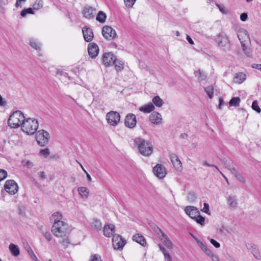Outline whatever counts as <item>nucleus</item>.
<instances>
[{"instance_id": "1", "label": "nucleus", "mask_w": 261, "mask_h": 261, "mask_svg": "<svg viewBox=\"0 0 261 261\" xmlns=\"http://www.w3.org/2000/svg\"><path fill=\"white\" fill-rule=\"evenodd\" d=\"M134 143L139 152L144 156H149L152 152L153 147L151 143L146 141L144 139L138 137L135 139Z\"/></svg>"}, {"instance_id": "2", "label": "nucleus", "mask_w": 261, "mask_h": 261, "mask_svg": "<svg viewBox=\"0 0 261 261\" xmlns=\"http://www.w3.org/2000/svg\"><path fill=\"white\" fill-rule=\"evenodd\" d=\"M51 231L58 238L64 239L69 233L68 224L64 222L54 223L52 226Z\"/></svg>"}, {"instance_id": "3", "label": "nucleus", "mask_w": 261, "mask_h": 261, "mask_svg": "<svg viewBox=\"0 0 261 261\" xmlns=\"http://www.w3.org/2000/svg\"><path fill=\"white\" fill-rule=\"evenodd\" d=\"M25 119L23 113L20 111H16L10 116L8 123L12 128H18L22 127V123L24 122Z\"/></svg>"}, {"instance_id": "4", "label": "nucleus", "mask_w": 261, "mask_h": 261, "mask_svg": "<svg viewBox=\"0 0 261 261\" xmlns=\"http://www.w3.org/2000/svg\"><path fill=\"white\" fill-rule=\"evenodd\" d=\"M38 122L36 119L28 118L22 123V130L29 135H33L38 128Z\"/></svg>"}, {"instance_id": "5", "label": "nucleus", "mask_w": 261, "mask_h": 261, "mask_svg": "<svg viewBox=\"0 0 261 261\" xmlns=\"http://www.w3.org/2000/svg\"><path fill=\"white\" fill-rule=\"evenodd\" d=\"M218 46L224 51H228L230 49V42L227 37L223 34H219L216 38Z\"/></svg>"}, {"instance_id": "6", "label": "nucleus", "mask_w": 261, "mask_h": 261, "mask_svg": "<svg viewBox=\"0 0 261 261\" xmlns=\"http://www.w3.org/2000/svg\"><path fill=\"white\" fill-rule=\"evenodd\" d=\"M49 138V134L47 132L42 129L38 131L36 135V139L38 143L41 146H44L48 143Z\"/></svg>"}, {"instance_id": "7", "label": "nucleus", "mask_w": 261, "mask_h": 261, "mask_svg": "<svg viewBox=\"0 0 261 261\" xmlns=\"http://www.w3.org/2000/svg\"><path fill=\"white\" fill-rule=\"evenodd\" d=\"M106 119L108 124L115 126L120 122V115L116 111H110L107 114Z\"/></svg>"}, {"instance_id": "8", "label": "nucleus", "mask_w": 261, "mask_h": 261, "mask_svg": "<svg viewBox=\"0 0 261 261\" xmlns=\"http://www.w3.org/2000/svg\"><path fill=\"white\" fill-rule=\"evenodd\" d=\"M102 34L103 37L108 40L114 39L117 37L115 30L108 25H105L102 28Z\"/></svg>"}, {"instance_id": "9", "label": "nucleus", "mask_w": 261, "mask_h": 261, "mask_svg": "<svg viewBox=\"0 0 261 261\" xmlns=\"http://www.w3.org/2000/svg\"><path fill=\"white\" fill-rule=\"evenodd\" d=\"M113 246L115 249L122 250L126 244V240L120 236L115 234L112 239Z\"/></svg>"}, {"instance_id": "10", "label": "nucleus", "mask_w": 261, "mask_h": 261, "mask_svg": "<svg viewBox=\"0 0 261 261\" xmlns=\"http://www.w3.org/2000/svg\"><path fill=\"white\" fill-rule=\"evenodd\" d=\"M6 191L11 195H14L18 191V186L14 180H8L5 184Z\"/></svg>"}, {"instance_id": "11", "label": "nucleus", "mask_w": 261, "mask_h": 261, "mask_svg": "<svg viewBox=\"0 0 261 261\" xmlns=\"http://www.w3.org/2000/svg\"><path fill=\"white\" fill-rule=\"evenodd\" d=\"M115 60L116 57L112 53H106L103 54L102 62L106 66L114 64Z\"/></svg>"}, {"instance_id": "12", "label": "nucleus", "mask_w": 261, "mask_h": 261, "mask_svg": "<svg viewBox=\"0 0 261 261\" xmlns=\"http://www.w3.org/2000/svg\"><path fill=\"white\" fill-rule=\"evenodd\" d=\"M170 159L174 168L178 171H181L183 169L182 163L178 156L176 154L172 153L170 155Z\"/></svg>"}, {"instance_id": "13", "label": "nucleus", "mask_w": 261, "mask_h": 261, "mask_svg": "<svg viewBox=\"0 0 261 261\" xmlns=\"http://www.w3.org/2000/svg\"><path fill=\"white\" fill-rule=\"evenodd\" d=\"M153 171L154 175L160 178H163L166 175V170L164 166L161 164H157L154 168H153Z\"/></svg>"}, {"instance_id": "14", "label": "nucleus", "mask_w": 261, "mask_h": 261, "mask_svg": "<svg viewBox=\"0 0 261 261\" xmlns=\"http://www.w3.org/2000/svg\"><path fill=\"white\" fill-rule=\"evenodd\" d=\"M238 37L241 42V46L243 44L246 45L250 42L249 35L248 34L247 31L246 30H240L238 33Z\"/></svg>"}, {"instance_id": "15", "label": "nucleus", "mask_w": 261, "mask_h": 261, "mask_svg": "<svg viewBox=\"0 0 261 261\" xmlns=\"http://www.w3.org/2000/svg\"><path fill=\"white\" fill-rule=\"evenodd\" d=\"M124 123L126 127L130 128H134L137 123L135 115L132 113L127 114L125 117Z\"/></svg>"}, {"instance_id": "16", "label": "nucleus", "mask_w": 261, "mask_h": 261, "mask_svg": "<svg viewBox=\"0 0 261 261\" xmlns=\"http://www.w3.org/2000/svg\"><path fill=\"white\" fill-rule=\"evenodd\" d=\"M88 51L89 56L92 58H95L99 51V48L98 45L95 43H90L88 45Z\"/></svg>"}, {"instance_id": "17", "label": "nucleus", "mask_w": 261, "mask_h": 261, "mask_svg": "<svg viewBox=\"0 0 261 261\" xmlns=\"http://www.w3.org/2000/svg\"><path fill=\"white\" fill-rule=\"evenodd\" d=\"M82 32L84 39L86 42H90L93 39V33L91 29L85 26L82 29Z\"/></svg>"}, {"instance_id": "18", "label": "nucleus", "mask_w": 261, "mask_h": 261, "mask_svg": "<svg viewBox=\"0 0 261 261\" xmlns=\"http://www.w3.org/2000/svg\"><path fill=\"white\" fill-rule=\"evenodd\" d=\"M246 247L247 249L251 252L256 259L259 260L261 258L260 254L256 245L252 243H246Z\"/></svg>"}, {"instance_id": "19", "label": "nucleus", "mask_w": 261, "mask_h": 261, "mask_svg": "<svg viewBox=\"0 0 261 261\" xmlns=\"http://www.w3.org/2000/svg\"><path fill=\"white\" fill-rule=\"evenodd\" d=\"M95 9L90 6H86L83 8V14L87 19H92L94 17Z\"/></svg>"}, {"instance_id": "20", "label": "nucleus", "mask_w": 261, "mask_h": 261, "mask_svg": "<svg viewBox=\"0 0 261 261\" xmlns=\"http://www.w3.org/2000/svg\"><path fill=\"white\" fill-rule=\"evenodd\" d=\"M150 121L153 124H160L162 122V115L157 112H153L149 116Z\"/></svg>"}, {"instance_id": "21", "label": "nucleus", "mask_w": 261, "mask_h": 261, "mask_svg": "<svg viewBox=\"0 0 261 261\" xmlns=\"http://www.w3.org/2000/svg\"><path fill=\"white\" fill-rule=\"evenodd\" d=\"M186 213L192 219H194L199 213L198 210L193 206H188L185 208Z\"/></svg>"}, {"instance_id": "22", "label": "nucleus", "mask_w": 261, "mask_h": 261, "mask_svg": "<svg viewBox=\"0 0 261 261\" xmlns=\"http://www.w3.org/2000/svg\"><path fill=\"white\" fill-rule=\"evenodd\" d=\"M103 234L107 237H111L115 232V226L113 224L105 225L103 227Z\"/></svg>"}, {"instance_id": "23", "label": "nucleus", "mask_w": 261, "mask_h": 261, "mask_svg": "<svg viewBox=\"0 0 261 261\" xmlns=\"http://www.w3.org/2000/svg\"><path fill=\"white\" fill-rule=\"evenodd\" d=\"M227 202L229 207L231 208H236L238 203L237 197L235 195H229L227 197Z\"/></svg>"}, {"instance_id": "24", "label": "nucleus", "mask_w": 261, "mask_h": 261, "mask_svg": "<svg viewBox=\"0 0 261 261\" xmlns=\"http://www.w3.org/2000/svg\"><path fill=\"white\" fill-rule=\"evenodd\" d=\"M246 80V74L243 72H239L234 75L233 82L237 84H242Z\"/></svg>"}, {"instance_id": "25", "label": "nucleus", "mask_w": 261, "mask_h": 261, "mask_svg": "<svg viewBox=\"0 0 261 261\" xmlns=\"http://www.w3.org/2000/svg\"><path fill=\"white\" fill-rule=\"evenodd\" d=\"M132 239L134 241L140 244L142 246H145L146 244L144 237L139 233L134 235Z\"/></svg>"}, {"instance_id": "26", "label": "nucleus", "mask_w": 261, "mask_h": 261, "mask_svg": "<svg viewBox=\"0 0 261 261\" xmlns=\"http://www.w3.org/2000/svg\"><path fill=\"white\" fill-rule=\"evenodd\" d=\"M154 109V107L152 103H149L147 105H145L139 108V110L141 112L144 113H148L152 112Z\"/></svg>"}, {"instance_id": "27", "label": "nucleus", "mask_w": 261, "mask_h": 261, "mask_svg": "<svg viewBox=\"0 0 261 261\" xmlns=\"http://www.w3.org/2000/svg\"><path fill=\"white\" fill-rule=\"evenodd\" d=\"M62 215L60 212H57L54 213L50 217V220L54 222V223L62 222L61 221Z\"/></svg>"}, {"instance_id": "28", "label": "nucleus", "mask_w": 261, "mask_h": 261, "mask_svg": "<svg viewBox=\"0 0 261 261\" xmlns=\"http://www.w3.org/2000/svg\"><path fill=\"white\" fill-rule=\"evenodd\" d=\"M161 236V240L163 241L164 244L167 248L171 249L172 247V243L171 241L169 240L167 235L164 233V232L162 233Z\"/></svg>"}, {"instance_id": "29", "label": "nucleus", "mask_w": 261, "mask_h": 261, "mask_svg": "<svg viewBox=\"0 0 261 261\" xmlns=\"http://www.w3.org/2000/svg\"><path fill=\"white\" fill-rule=\"evenodd\" d=\"M9 249L11 253L15 256H17L20 253L18 247L14 244L11 243L10 244Z\"/></svg>"}, {"instance_id": "30", "label": "nucleus", "mask_w": 261, "mask_h": 261, "mask_svg": "<svg viewBox=\"0 0 261 261\" xmlns=\"http://www.w3.org/2000/svg\"><path fill=\"white\" fill-rule=\"evenodd\" d=\"M30 45L32 47L36 50H40L41 48V44L36 39L31 38L30 39Z\"/></svg>"}, {"instance_id": "31", "label": "nucleus", "mask_w": 261, "mask_h": 261, "mask_svg": "<svg viewBox=\"0 0 261 261\" xmlns=\"http://www.w3.org/2000/svg\"><path fill=\"white\" fill-rule=\"evenodd\" d=\"M91 226L95 230L98 231L101 230L102 225L100 220L98 219H94L91 223Z\"/></svg>"}, {"instance_id": "32", "label": "nucleus", "mask_w": 261, "mask_h": 261, "mask_svg": "<svg viewBox=\"0 0 261 261\" xmlns=\"http://www.w3.org/2000/svg\"><path fill=\"white\" fill-rule=\"evenodd\" d=\"M152 101L153 103L158 107H161L164 104L163 100L159 96H154L152 98Z\"/></svg>"}, {"instance_id": "33", "label": "nucleus", "mask_w": 261, "mask_h": 261, "mask_svg": "<svg viewBox=\"0 0 261 261\" xmlns=\"http://www.w3.org/2000/svg\"><path fill=\"white\" fill-rule=\"evenodd\" d=\"M106 14L103 12L100 11L98 12L96 16V19L99 22L104 23L106 21Z\"/></svg>"}, {"instance_id": "34", "label": "nucleus", "mask_w": 261, "mask_h": 261, "mask_svg": "<svg viewBox=\"0 0 261 261\" xmlns=\"http://www.w3.org/2000/svg\"><path fill=\"white\" fill-rule=\"evenodd\" d=\"M241 102V99L239 97H232L229 102L230 107H238Z\"/></svg>"}, {"instance_id": "35", "label": "nucleus", "mask_w": 261, "mask_h": 261, "mask_svg": "<svg viewBox=\"0 0 261 261\" xmlns=\"http://www.w3.org/2000/svg\"><path fill=\"white\" fill-rule=\"evenodd\" d=\"M79 194L82 196V198H87L89 195V191L85 187H82L77 189Z\"/></svg>"}, {"instance_id": "36", "label": "nucleus", "mask_w": 261, "mask_h": 261, "mask_svg": "<svg viewBox=\"0 0 261 261\" xmlns=\"http://www.w3.org/2000/svg\"><path fill=\"white\" fill-rule=\"evenodd\" d=\"M114 64L117 71H121L124 68V63L122 61L117 60L116 58Z\"/></svg>"}, {"instance_id": "37", "label": "nucleus", "mask_w": 261, "mask_h": 261, "mask_svg": "<svg viewBox=\"0 0 261 261\" xmlns=\"http://www.w3.org/2000/svg\"><path fill=\"white\" fill-rule=\"evenodd\" d=\"M21 165L23 167H27L29 169L33 168L34 166L33 162L27 160H23L21 161Z\"/></svg>"}, {"instance_id": "38", "label": "nucleus", "mask_w": 261, "mask_h": 261, "mask_svg": "<svg viewBox=\"0 0 261 261\" xmlns=\"http://www.w3.org/2000/svg\"><path fill=\"white\" fill-rule=\"evenodd\" d=\"M196 195L194 192H190L187 195V200L191 203L194 202L196 199Z\"/></svg>"}, {"instance_id": "39", "label": "nucleus", "mask_w": 261, "mask_h": 261, "mask_svg": "<svg viewBox=\"0 0 261 261\" xmlns=\"http://www.w3.org/2000/svg\"><path fill=\"white\" fill-rule=\"evenodd\" d=\"M197 223L200 224L201 226L204 225L205 218L200 215V213L194 219Z\"/></svg>"}, {"instance_id": "40", "label": "nucleus", "mask_w": 261, "mask_h": 261, "mask_svg": "<svg viewBox=\"0 0 261 261\" xmlns=\"http://www.w3.org/2000/svg\"><path fill=\"white\" fill-rule=\"evenodd\" d=\"M242 50L244 53L249 57H251L252 56V51L249 48H247L246 45L243 44V45L241 46Z\"/></svg>"}, {"instance_id": "41", "label": "nucleus", "mask_w": 261, "mask_h": 261, "mask_svg": "<svg viewBox=\"0 0 261 261\" xmlns=\"http://www.w3.org/2000/svg\"><path fill=\"white\" fill-rule=\"evenodd\" d=\"M34 8H29L28 9H25L21 12L20 15L22 17H25L27 14H34Z\"/></svg>"}, {"instance_id": "42", "label": "nucleus", "mask_w": 261, "mask_h": 261, "mask_svg": "<svg viewBox=\"0 0 261 261\" xmlns=\"http://www.w3.org/2000/svg\"><path fill=\"white\" fill-rule=\"evenodd\" d=\"M205 92L206 93L210 98H212L213 97V88L212 86H208L205 88Z\"/></svg>"}, {"instance_id": "43", "label": "nucleus", "mask_w": 261, "mask_h": 261, "mask_svg": "<svg viewBox=\"0 0 261 261\" xmlns=\"http://www.w3.org/2000/svg\"><path fill=\"white\" fill-rule=\"evenodd\" d=\"M88 261H102L101 256L98 254H92L90 256Z\"/></svg>"}, {"instance_id": "44", "label": "nucleus", "mask_w": 261, "mask_h": 261, "mask_svg": "<svg viewBox=\"0 0 261 261\" xmlns=\"http://www.w3.org/2000/svg\"><path fill=\"white\" fill-rule=\"evenodd\" d=\"M195 75L198 79L203 80L205 79V75L200 70H198L195 72Z\"/></svg>"}, {"instance_id": "45", "label": "nucleus", "mask_w": 261, "mask_h": 261, "mask_svg": "<svg viewBox=\"0 0 261 261\" xmlns=\"http://www.w3.org/2000/svg\"><path fill=\"white\" fill-rule=\"evenodd\" d=\"M34 9L37 10L43 7V2L41 0H37L34 5Z\"/></svg>"}, {"instance_id": "46", "label": "nucleus", "mask_w": 261, "mask_h": 261, "mask_svg": "<svg viewBox=\"0 0 261 261\" xmlns=\"http://www.w3.org/2000/svg\"><path fill=\"white\" fill-rule=\"evenodd\" d=\"M136 0H124L125 6L128 8H132Z\"/></svg>"}, {"instance_id": "47", "label": "nucleus", "mask_w": 261, "mask_h": 261, "mask_svg": "<svg viewBox=\"0 0 261 261\" xmlns=\"http://www.w3.org/2000/svg\"><path fill=\"white\" fill-rule=\"evenodd\" d=\"M251 107L253 110L256 111L257 113L260 112V109L256 100H254L252 102Z\"/></svg>"}, {"instance_id": "48", "label": "nucleus", "mask_w": 261, "mask_h": 261, "mask_svg": "<svg viewBox=\"0 0 261 261\" xmlns=\"http://www.w3.org/2000/svg\"><path fill=\"white\" fill-rule=\"evenodd\" d=\"M39 153L41 155H42V156H44L45 158H46L49 155V154L50 153V151L48 148H45V149L41 150L40 151Z\"/></svg>"}, {"instance_id": "49", "label": "nucleus", "mask_w": 261, "mask_h": 261, "mask_svg": "<svg viewBox=\"0 0 261 261\" xmlns=\"http://www.w3.org/2000/svg\"><path fill=\"white\" fill-rule=\"evenodd\" d=\"M7 176V172L3 169H0V181L5 179Z\"/></svg>"}, {"instance_id": "50", "label": "nucleus", "mask_w": 261, "mask_h": 261, "mask_svg": "<svg viewBox=\"0 0 261 261\" xmlns=\"http://www.w3.org/2000/svg\"><path fill=\"white\" fill-rule=\"evenodd\" d=\"M236 178L241 182L245 183V178L241 175L240 173H237L236 175H234Z\"/></svg>"}, {"instance_id": "51", "label": "nucleus", "mask_w": 261, "mask_h": 261, "mask_svg": "<svg viewBox=\"0 0 261 261\" xmlns=\"http://www.w3.org/2000/svg\"><path fill=\"white\" fill-rule=\"evenodd\" d=\"M63 239V240L62 242V244L63 246L64 247V248H66L70 244V240L69 238L67 237V236Z\"/></svg>"}, {"instance_id": "52", "label": "nucleus", "mask_w": 261, "mask_h": 261, "mask_svg": "<svg viewBox=\"0 0 261 261\" xmlns=\"http://www.w3.org/2000/svg\"><path fill=\"white\" fill-rule=\"evenodd\" d=\"M152 228L158 235H159V232L161 233V234H162V233H164V232L156 225H153L152 226Z\"/></svg>"}, {"instance_id": "53", "label": "nucleus", "mask_w": 261, "mask_h": 261, "mask_svg": "<svg viewBox=\"0 0 261 261\" xmlns=\"http://www.w3.org/2000/svg\"><path fill=\"white\" fill-rule=\"evenodd\" d=\"M203 205H204V207L201 210V211L203 212H204V213H205L206 214H210V213H209V205H208V204L207 203H204Z\"/></svg>"}, {"instance_id": "54", "label": "nucleus", "mask_w": 261, "mask_h": 261, "mask_svg": "<svg viewBox=\"0 0 261 261\" xmlns=\"http://www.w3.org/2000/svg\"><path fill=\"white\" fill-rule=\"evenodd\" d=\"M210 242L217 248H219L220 247V243L213 239H211Z\"/></svg>"}, {"instance_id": "55", "label": "nucleus", "mask_w": 261, "mask_h": 261, "mask_svg": "<svg viewBox=\"0 0 261 261\" xmlns=\"http://www.w3.org/2000/svg\"><path fill=\"white\" fill-rule=\"evenodd\" d=\"M202 164L203 165H205V166H207V167H215L217 170H219V168H218V167L217 166H215V165H213V164H210L208 163H207V162L206 161H203L202 162Z\"/></svg>"}, {"instance_id": "56", "label": "nucleus", "mask_w": 261, "mask_h": 261, "mask_svg": "<svg viewBox=\"0 0 261 261\" xmlns=\"http://www.w3.org/2000/svg\"><path fill=\"white\" fill-rule=\"evenodd\" d=\"M203 251L209 257H211L214 254V253L208 248L205 249Z\"/></svg>"}, {"instance_id": "57", "label": "nucleus", "mask_w": 261, "mask_h": 261, "mask_svg": "<svg viewBox=\"0 0 261 261\" xmlns=\"http://www.w3.org/2000/svg\"><path fill=\"white\" fill-rule=\"evenodd\" d=\"M197 244L203 251L207 248L201 241H197Z\"/></svg>"}, {"instance_id": "58", "label": "nucleus", "mask_w": 261, "mask_h": 261, "mask_svg": "<svg viewBox=\"0 0 261 261\" xmlns=\"http://www.w3.org/2000/svg\"><path fill=\"white\" fill-rule=\"evenodd\" d=\"M229 170L230 171V173L233 175H236L237 173H238L236 168L233 166L230 168Z\"/></svg>"}, {"instance_id": "59", "label": "nucleus", "mask_w": 261, "mask_h": 261, "mask_svg": "<svg viewBox=\"0 0 261 261\" xmlns=\"http://www.w3.org/2000/svg\"><path fill=\"white\" fill-rule=\"evenodd\" d=\"M247 14L246 13H242L240 16V19L242 21H245L247 19Z\"/></svg>"}, {"instance_id": "60", "label": "nucleus", "mask_w": 261, "mask_h": 261, "mask_svg": "<svg viewBox=\"0 0 261 261\" xmlns=\"http://www.w3.org/2000/svg\"><path fill=\"white\" fill-rule=\"evenodd\" d=\"M44 236L45 238V239L48 241H50L51 239V236L49 232H45L44 233Z\"/></svg>"}, {"instance_id": "61", "label": "nucleus", "mask_w": 261, "mask_h": 261, "mask_svg": "<svg viewBox=\"0 0 261 261\" xmlns=\"http://www.w3.org/2000/svg\"><path fill=\"white\" fill-rule=\"evenodd\" d=\"M224 105V101L223 100V99L222 98H219V103L218 105V108L219 109H221L222 107Z\"/></svg>"}, {"instance_id": "62", "label": "nucleus", "mask_w": 261, "mask_h": 261, "mask_svg": "<svg viewBox=\"0 0 261 261\" xmlns=\"http://www.w3.org/2000/svg\"><path fill=\"white\" fill-rule=\"evenodd\" d=\"M164 255L165 258L167 261H172V258H171L170 255L169 254V253H168V252L166 253H165V254Z\"/></svg>"}, {"instance_id": "63", "label": "nucleus", "mask_w": 261, "mask_h": 261, "mask_svg": "<svg viewBox=\"0 0 261 261\" xmlns=\"http://www.w3.org/2000/svg\"><path fill=\"white\" fill-rule=\"evenodd\" d=\"M38 175L41 179H44L46 178V175L44 172H40L38 173Z\"/></svg>"}, {"instance_id": "64", "label": "nucleus", "mask_w": 261, "mask_h": 261, "mask_svg": "<svg viewBox=\"0 0 261 261\" xmlns=\"http://www.w3.org/2000/svg\"><path fill=\"white\" fill-rule=\"evenodd\" d=\"M210 258L212 261H220L218 256L215 254L213 255Z\"/></svg>"}]
</instances>
